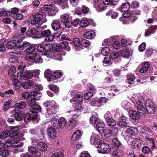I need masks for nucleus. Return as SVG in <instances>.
I'll return each instance as SVG.
<instances>
[{
	"instance_id": "nucleus-33",
	"label": "nucleus",
	"mask_w": 157,
	"mask_h": 157,
	"mask_svg": "<svg viewBox=\"0 0 157 157\" xmlns=\"http://www.w3.org/2000/svg\"><path fill=\"white\" fill-rule=\"evenodd\" d=\"M112 146L115 148L120 147L122 148L123 146L121 143L119 141L117 138H114L112 140Z\"/></svg>"
},
{
	"instance_id": "nucleus-2",
	"label": "nucleus",
	"mask_w": 157,
	"mask_h": 157,
	"mask_svg": "<svg viewBox=\"0 0 157 157\" xmlns=\"http://www.w3.org/2000/svg\"><path fill=\"white\" fill-rule=\"evenodd\" d=\"M32 24L34 25H39L42 22H46L45 13L44 12L40 11L36 14L33 15L30 17Z\"/></svg>"
},
{
	"instance_id": "nucleus-35",
	"label": "nucleus",
	"mask_w": 157,
	"mask_h": 157,
	"mask_svg": "<svg viewBox=\"0 0 157 157\" xmlns=\"http://www.w3.org/2000/svg\"><path fill=\"white\" fill-rule=\"evenodd\" d=\"M16 45V40L8 41L6 44V47L9 49H11L14 47Z\"/></svg>"
},
{
	"instance_id": "nucleus-26",
	"label": "nucleus",
	"mask_w": 157,
	"mask_h": 157,
	"mask_svg": "<svg viewBox=\"0 0 157 157\" xmlns=\"http://www.w3.org/2000/svg\"><path fill=\"white\" fill-rule=\"evenodd\" d=\"M38 149L41 151L45 152L47 148V145L45 143L41 142L37 144Z\"/></svg>"
},
{
	"instance_id": "nucleus-16",
	"label": "nucleus",
	"mask_w": 157,
	"mask_h": 157,
	"mask_svg": "<svg viewBox=\"0 0 157 157\" xmlns=\"http://www.w3.org/2000/svg\"><path fill=\"white\" fill-rule=\"evenodd\" d=\"M126 117H120L118 122V125L121 128H125L128 125Z\"/></svg>"
},
{
	"instance_id": "nucleus-62",
	"label": "nucleus",
	"mask_w": 157,
	"mask_h": 157,
	"mask_svg": "<svg viewBox=\"0 0 157 157\" xmlns=\"http://www.w3.org/2000/svg\"><path fill=\"white\" fill-rule=\"evenodd\" d=\"M10 132L8 131H5L3 132L0 134V137L2 139L7 137L8 136H10Z\"/></svg>"
},
{
	"instance_id": "nucleus-3",
	"label": "nucleus",
	"mask_w": 157,
	"mask_h": 157,
	"mask_svg": "<svg viewBox=\"0 0 157 157\" xmlns=\"http://www.w3.org/2000/svg\"><path fill=\"white\" fill-rule=\"evenodd\" d=\"M52 119V120L48 122V123L49 125H50V124H53V127L55 128H58L59 127L63 128L65 126L66 122L64 118H62L58 121L56 118Z\"/></svg>"
},
{
	"instance_id": "nucleus-24",
	"label": "nucleus",
	"mask_w": 157,
	"mask_h": 157,
	"mask_svg": "<svg viewBox=\"0 0 157 157\" xmlns=\"http://www.w3.org/2000/svg\"><path fill=\"white\" fill-rule=\"evenodd\" d=\"M156 29H157V26H153L147 29L145 31L144 36L146 37L150 36L151 34L155 33Z\"/></svg>"
},
{
	"instance_id": "nucleus-17",
	"label": "nucleus",
	"mask_w": 157,
	"mask_h": 157,
	"mask_svg": "<svg viewBox=\"0 0 157 157\" xmlns=\"http://www.w3.org/2000/svg\"><path fill=\"white\" fill-rule=\"evenodd\" d=\"M72 42L75 46V48L76 51H80L83 49L81 46V42L78 38H74Z\"/></svg>"
},
{
	"instance_id": "nucleus-43",
	"label": "nucleus",
	"mask_w": 157,
	"mask_h": 157,
	"mask_svg": "<svg viewBox=\"0 0 157 157\" xmlns=\"http://www.w3.org/2000/svg\"><path fill=\"white\" fill-rule=\"evenodd\" d=\"M145 140L147 143L149 144L152 147H155V140L152 138L146 137Z\"/></svg>"
},
{
	"instance_id": "nucleus-36",
	"label": "nucleus",
	"mask_w": 157,
	"mask_h": 157,
	"mask_svg": "<svg viewBox=\"0 0 157 157\" xmlns=\"http://www.w3.org/2000/svg\"><path fill=\"white\" fill-rule=\"evenodd\" d=\"M141 132L146 134H148L149 133H151L152 131L147 126H143L142 127L140 128Z\"/></svg>"
},
{
	"instance_id": "nucleus-38",
	"label": "nucleus",
	"mask_w": 157,
	"mask_h": 157,
	"mask_svg": "<svg viewBox=\"0 0 157 157\" xmlns=\"http://www.w3.org/2000/svg\"><path fill=\"white\" fill-rule=\"evenodd\" d=\"M130 7V4L128 2H126L122 4L121 10L123 12H125L128 10Z\"/></svg>"
},
{
	"instance_id": "nucleus-30",
	"label": "nucleus",
	"mask_w": 157,
	"mask_h": 157,
	"mask_svg": "<svg viewBox=\"0 0 157 157\" xmlns=\"http://www.w3.org/2000/svg\"><path fill=\"white\" fill-rule=\"evenodd\" d=\"M105 127V124L102 122H99L96 124V128L100 134L103 133V131L104 130V128Z\"/></svg>"
},
{
	"instance_id": "nucleus-48",
	"label": "nucleus",
	"mask_w": 157,
	"mask_h": 157,
	"mask_svg": "<svg viewBox=\"0 0 157 157\" xmlns=\"http://www.w3.org/2000/svg\"><path fill=\"white\" fill-rule=\"evenodd\" d=\"M90 44V42L86 39H83L81 41V46L82 47H87L89 46Z\"/></svg>"
},
{
	"instance_id": "nucleus-50",
	"label": "nucleus",
	"mask_w": 157,
	"mask_h": 157,
	"mask_svg": "<svg viewBox=\"0 0 157 157\" xmlns=\"http://www.w3.org/2000/svg\"><path fill=\"white\" fill-rule=\"evenodd\" d=\"M135 79V77L134 75H129L127 76V80L129 84H132L133 82Z\"/></svg>"
},
{
	"instance_id": "nucleus-51",
	"label": "nucleus",
	"mask_w": 157,
	"mask_h": 157,
	"mask_svg": "<svg viewBox=\"0 0 157 157\" xmlns=\"http://www.w3.org/2000/svg\"><path fill=\"white\" fill-rule=\"evenodd\" d=\"M118 89L113 87H112L109 90V94H110V95H111L113 96H115L117 94V93L118 92Z\"/></svg>"
},
{
	"instance_id": "nucleus-56",
	"label": "nucleus",
	"mask_w": 157,
	"mask_h": 157,
	"mask_svg": "<svg viewBox=\"0 0 157 157\" xmlns=\"http://www.w3.org/2000/svg\"><path fill=\"white\" fill-rule=\"evenodd\" d=\"M107 99L105 97H101L98 100V103L100 105L105 103L107 101Z\"/></svg>"
},
{
	"instance_id": "nucleus-4",
	"label": "nucleus",
	"mask_w": 157,
	"mask_h": 157,
	"mask_svg": "<svg viewBox=\"0 0 157 157\" xmlns=\"http://www.w3.org/2000/svg\"><path fill=\"white\" fill-rule=\"evenodd\" d=\"M134 109L137 110L139 115L145 116L146 114L145 108L143 103L140 101H137L134 104Z\"/></svg>"
},
{
	"instance_id": "nucleus-60",
	"label": "nucleus",
	"mask_w": 157,
	"mask_h": 157,
	"mask_svg": "<svg viewBox=\"0 0 157 157\" xmlns=\"http://www.w3.org/2000/svg\"><path fill=\"white\" fill-rule=\"evenodd\" d=\"M81 9L82 13L84 14H87L89 11V8L84 5L82 6Z\"/></svg>"
},
{
	"instance_id": "nucleus-31",
	"label": "nucleus",
	"mask_w": 157,
	"mask_h": 157,
	"mask_svg": "<svg viewBox=\"0 0 157 157\" xmlns=\"http://www.w3.org/2000/svg\"><path fill=\"white\" fill-rule=\"evenodd\" d=\"M52 25L53 29L55 30H58L61 27V25L59 22V21L57 20H53Z\"/></svg>"
},
{
	"instance_id": "nucleus-12",
	"label": "nucleus",
	"mask_w": 157,
	"mask_h": 157,
	"mask_svg": "<svg viewBox=\"0 0 157 157\" xmlns=\"http://www.w3.org/2000/svg\"><path fill=\"white\" fill-rule=\"evenodd\" d=\"M101 136L100 134L97 135L93 133L90 137V142L91 144L96 145L99 144L101 141Z\"/></svg>"
},
{
	"instance_id": "nucleus-27",
	"label": "nucleus",
	"mask_w": 157,
	"mask_h": 157,
	"mask_svg": "<svg viewBox=\"0 0 157 157\" xmlns=\"http://www.w3.org/2000/svg\"><path fill=\"white\" fill-rule=\"evenodd\" d=\"M143 99V98L141 94H133L131 100L133 103H134L142 100Z\"/></svg>"
},
{
	"instance_id": "nucleus-53",
	"label": "nucleus",
	"mask_w": 157,
	"mask_h": 157,
	"mask_svg": "<svg viewBox=\"0 0 157 157\" xmlns=\"http://www.w3.org/2000/svg\"><path fill=\"white\" fill-rule=\"evenodd\" d=\"M110 49L107 47L103 48L101 50V53L103 55H107L110 52Z\"/></svg>"
},
{
	"instance_id": "nucleus-8",
	"label": "nucleus",
	"mask_w": 157,
	"mask_h": 157,
	"mask_svg": "<svg viewBox=\"0 0 157 157\" xmlns=\"http://www.w3.org/2000/svg\"><path fill=\"white\" fill-rule=\"evenodd\" d=\"M48 124V126H50L47 129V134L48 136L52 139H54L56 137L57 132L56 130V128H55L53 127V124H50V125L49 124L48 122H45V124Z\"/></svg>"
},
{
	"instance_id": "nucleus-20",
	"label": "nucleus",
	"mask_w": 157,
	"mask_h": 157,
	"mask_svg": "<svg viewBox=\"0 0 157 157\" xmlns=\"http://www.w3.org/2000/svg\"><path fill=\"white\" fill-rule=\"evenodd\" d=\"M82 134V133L81 130H76L72 134L71 138V140L73 141L78 140L81 137Z\"/></svg>"
},
{
	"instance_id": "nucleus-7",
	"label": "nucleus",
	"mask_w": 157,
	"mask_h": 157,
	"mask_svg": "<svg viewBox=\"0 0 157 157\" xmlns=\"http://www.w3.org/2000/svg\"><path fill=\"white\" fill-rule=\"evenodd\" d=\"M59 107L58 104H55L51 108H48L47 109V112L45 113V115L46 117L50 118L49 119L52 118V115L56 114L55 110L58 109Z\"/></svg>"
},
{
	"instance_id": "nucleus-5",
	"label": "nucleus",
	"mask_w": 157,
	"mask_h": 157,
	"mask_svg": "<svg viewBox=\"0 0 157 157\" xmlns=\"http://www.w3.org/2000/svg\"><path fill=\"white\" fill-rule=\"evenodd\" d=\"M52 49L58 52L57 54L55 53L54 54H53L55 56V59L59 61L62 60L63 58L61 52L63 51V49L60 44H54L53 46Z\"/></svg>"
},
{
	"instance_id": "nucleus-34",
	"label": "nucleus",
	"mask_w": 157,
	"mask_h": 157,
	"mask_svg": "<svg viewBox=\"0 0 157 157\" xmlns=\"http://www.w3.org/2000/svg\"><path fill=\"white\" fill-rule=\"evenodd\" d=\"M41 96V93L38 92L33 91L31 93V98L34 100V99L38 100Z\"/></svg>"
},
{
	"instance_id": "nucleus-44",
	"label": "nucleus",
	"mask_w": 157,
	"mask_h": 157,
	"mask_svg": "<svg viewBox=\"0 0 157 157\" xmlns=\"http://www.w3.org/2000/svg\"><path fill=\"white\" fill-rule=\"evenodd\" d=\"M150 66V64L149 62H144L141 63L139 66L140 69H149Z\"/></svg>"
},
{
	"instance_id": "nucleus-10",
	"label": "nucleus",
	"mask_w": 157,
	"mask_h": 157,
	"mask_svg": "<svg viewBox=\"0 0 157 157\" xmlns=\"http://www.w3.org/2000/svg\"><path fill=\"white\" fill-rule=\"evenodd\" d=\"M145 108L148 113L152 114L155 112V108L153 103L150 100H147L145 104Z\"/></svg>"
},
{
	"instance_id": "nucleus-37",
	"label": "nucleus",
	"mask_w": 157,
	"mask_h": 157,
	"mask_svg": "<svg viewBox=\"0 0 157 157\" xmlns=\"http://www.w3.org/2000/svg\"><path fill=\"white\" fill-rule=\"evenodd\" d=\"M26 105V104L25 102L21 101L17 103L15 105V108L19 109H22L25 108Z\"/></svg>"
},
{
	"instance_id": "nucleus-55",
	"label": "nucleus",
	"mask_w": 157,
	"mask_h": 157,
	"mask_svg": "<svg viewBox=\"0 0 157 157\" xmlns=\"http://www.w3.org/2000/svg\"><path fill=\"white\" fill-rule=\"evenodd\" d=\"M112 46L114 49H118L121 48V45L119 41H116L113 43Z\"/></svg>"
},
{
	"instance_id": "nucleus-1",
	"label": "nucleus",
	"mask_w": 157,
	"mask_h": 157,
	"mask_svg": "<svg viewBox=\"0 0 157 157\" xmlns=\"http://www.w3.org/2000/svg\"><path fill=\"white\" fill-rule=\"evenodd\" d=\"M18 134L17 132L11 133L10 134L8 138L5 140V143L0 141V147H8L12 146L13 147H20L23 145V144L20 142L19 140H15V136Z\"/></svg>"
},
{
	"instance_id": "nucleus-21",
	"label": "nucleus",
	"mask_w": 157,
	"mask_h": 157,
	"mask_svg": "<svg viewBox=\"0 0 157 157\" xmlns=\"http://www.w3.org/2000/svg\"><path fill=\"white\" fill-rule=\"evenodd\" d=\"M120 56L123 57L128 58L130 56V53L128 49L126 48H123L119 51Z\"/></svg>"
},
{
	"instance_id": "nucleus-40",
	"label": "nucleus",
	"mask_w": 157,
	"mask_h": 157,
	"mask_svg": "<svg viewBox=\"0 0 157 157\" xmlns=\"http://www.w3.org/2000/svg\"><path fill=\"white\" fill-rule=\"evenodd\" d=\"M123 154V151L119 149L115 150L113 152V155L116 157H121L122 155Z\"/></svg>"
},
{
	"instance_id": "nucleus-64",
	"label": "nucleus",
	"mask_w": 157,
	"mask_h": 157,
	"mask_svg": "<svg viewBox=\"0 0 157 157\" xmlns=\"http://www.w3.org/2000/svg\"><path fill=\"white\" fill-rule=\"evenodd\" d=\"M79 157H90V155L87 151H85L81 153Z\"/></svg>"
},
{
	"instance_id": "nucleus-32",
	"label": "nucleus",
	"mask_w": 157,
	"mask_h": 157,
	"mask_svg": "<svg viewBox=\"0 0 157 157\" xmlns=\"http://www.w3.org/2000/svg\"><path fill=\"white\" fill-rule=\"evenodd\" d=\"M34 85V82L31 81H28L26 82L21 83V86L25 89H29Z\"/></svg>"
},
{
	"instance_id": "nucleus-18",
	"label": "nucleus",
	"mask_w": 157,
	"mask_h": 157,
	"mask_svg": "<svg viewBox=\"0 0 157 157\" xmlns=\"http://www.w3.org/2000/svg\"><path fill=\"white\" fill-rule=\"evenodd\" d=\"M93 21L91 19L83 18L80 21L79 25L82 27H85L87 26L89 24L92 23Z\"/></svg>"
},
{
	"instance_id": "nucleus-47",
	"label": "nucleus",
	"mask_w": 157,
	"mask_h": 157,
	"mask_svg": "<svg viewBox=\"0 0 157 157\" xmlns=\"http://www.w3.org/2000/svg\"><path fill=\"white\" fill-rule=\"evenodd\" d=\"M139 115L138 113L137 114V113L135 111H133L131 112L130 114V116L131 118L134 120H136L139 118Z\"/></svg>"
},
{
	"instance_id": "nucleus-59",
	"label": "nucleus",
	"mask_w": 157,
	"mask_h": 157,
	"mask_svg": "<svg viewBox=\"0 0 157 157\" xmlns=\"http://www.w3.org/2000/svg\"><path fill=\"white\" fill-rule=\"evenodd\" d=\"M12 82L13 85L15 87H19L21 84V82L16 78H13Z\"/></svg>"
},
{
	"instance_id": "nucleus-57",
	"label": "nucleus",
	"mask_w": 157,
	"mask_h": 157,
	"mask_svg": "<svg viewBox=\"0 0 157 157\" xmlns=\"http://www.w3.org/2000/svg\"><path fill=\"white\" fill-rule=\"evenodd\" d=\"M111 61H112V59L110 57L108 56L105 57L104 59L103 63L105 65H110L111 63Z\"/></svg>"
},
{
	"instance_id": "nucleus-39",
	"label": "nucleus",
	"mask_w": 157,
	"mask_h": 157,
	"mask_svg": "<svg viewBox=\"0 0 157 157\" xmlns=\"http://www.w3.org/2000/svg\"><path fill=\"white\" fill-rule=\"evenodd\" d=\"M98 118L94 116H92L90 118V123L92 125H95L96 124L98 123L99 122Z\"/></svg>"
},
{
	"instance_id": "nucleus-61",
	"label": "nucleus",
	"mask_w": 157,
	"mask_h": 157,
	"mask_svg": "<svg viewBox=\"0 0 157 157\" xmlns=\"http://www.w3.org/2000/svg\"><path fill=\"white\" fill-rule=\"evenodd\" d=\"M76 122L74 120L69 121V130L74 129L75 127Z\"/></svg>"
},
{
	"instance_id": "nucleus-25",
	"label": "nucleus",
	"mask_w": 157,
	"mask_h": 157,
	"mask_svg": "<svg viewBox=\"0 0 157 157\" xmlns=\"http://www.w3.org/2000/svg\"><path fill=\"white\" fill-rule=\"evenodd\" d=\"M14 114V117L17 121H20L22 119V115L21 114V111L19 110L15 109L13 110Z\"/></svg>"
},
{
	"instance_id": "nucleus-15",
	"label": "nucleus",
	"mask_w": 157,
	"mask_h": 157,
	"mask_svg": "<svg viewBox=\"0 0 157 157\" xmlns=\"http://www.w3.org/2000/svg\"><path fill=\"white\" fill-rule=\"evenodd\" d=\"M110 58L112 61H114L115 62L117 63L119 62L120 60L121 56L119 53V52L116 51H113L111 52L110 54Z\"/></svg>"
},
{
	"instance_id": "nucleus-58",
	"label": "nucleus",
	"mask_w": 157,
	"mask_h": 157,
	"mask_svg": "<svg viewBox=\"0 0 157 157\" xmlns=\"http://www.w3.org/2000/svg\"><path fill=\"white\" fill-rule=\"evenodd\" d=\"M51 10V11L49 13V15L50 16H55L58 11L56 7L52 8Z\"/></svg>"
},
{
	"instance_id": "nucleus-6",
	"label": "nucleus",
	"mask_w": 157,
	"mask_h": 157,
	"mask_svg": "<svg viewBox=\"0 0 157 157\" xmlns=\"http://www.w3.org/2000/svg\"><path fill=\"white\" fill-rule=\"evenodd\" d=\"M98 151L99 153L107 154L110 151V147L107 144L101 143L98 144Z\"/></svg>"
},
{
	"instance_id": "nucleus-49",
	"label": "nucleus",
	"mask_w": 157,
	"mask_h": 157,
	"mask_svg": "<svg viewBox=\"0 0 157 157\" xmlns=\"http://www.w3.org/2000/svg\"><path fill=\"white\" fill-rule=\"evenodd\" d=\"M103 131V132L102 133H103L104 136L106 137H109L110 136L112 135V132L110 129H104Z\"/></svg>"
},
{
	"instance_id": "nucleus-63",
	"label": "nucleus",
	"mask_w": 157,
	"mask_h": 157,
	"mask_svg": "<svg viewBox=\"0 0 157 157\" xmlns=\"http://www.w3.org/2000/svg\"><path fill=\"white\" fill-rule=\"evenodd\" d=\"M93 93L91 92H89L87 93H86L84 95V98L87 100H88L91 98L93 95Z\"/></svg>"
},
{
	"instance_id": "nucleus-45",
	"label": "nucleus",
	"mask_w": 157,
	"mask_h": 157,
	"mask_svg": "<svg viewBox=\"0 0 157 157\" xmlns=\"http://www.w3.org/2000/svg\"><path fill=\"white\" fill-rule=\"evenodd\" d=\"M13 38L14 39H17V41L18 43H19L21 40L24 39L25 36L22 34L19 33L15 35Z\"/></svg>"
},
{
	"instance_id": "nucleus-41",
	"label": "nucleus",
	"mask_w": 157,
	"mask_h": 157,
	"mask_svg": "<svg viewBox=\"0 0 157 157\" xmlns=\"http://www.w3.org/2000/svg\"><path fill=\"white\" fill-rule=\"evenodd\" d=\"M74 111H81L83 109L81 105L79 103H75L73 105Z\"/></svg>"
},
{
	"instance_id": "nucleus-19",
	"label": "nucleus",
	"mask_w": 157,
	"mask_h": 157,
	"mask_svg": "<svg viewBox=\"0 0 157 157\" xmlns=\"http://www.w3.org/2000/svg\"><path fill=\"white\" fill-rule=\"evenodd\" d=\"M24 69H22L21 71V76L23 78L27 79L31 78L33 75V74L32 73L26 70L24 72Z\"/></svg>"
},
{
	"instance_id": "nucleus-54",
	"label": "nucleus",
	"mask_w": 157,
	"mask_h": 157,
	"mask_svg": "<svg viewBox=\"0 0 157 157\" xmlns=\"http://www.w3.org/2000/svg\"><path fill=\"white\" fill-rule=\"evenodd\" d=\"M53 76L56 78H60L63 76V74L61 72L56 71L53 73Z\"/></svg>"
},
{
	"instance_id": "nucleus-29",
	"label": "nucleus",
	"mask_w": 157,
	"mask_h": 157,
	"mask_svg": "<svg viewBox=\"0 0 157 157\" xmlns=\"http://www.w3.org/2000/svg\"><path fill=\"white\" fill-rule=\"evenodd\" d=\"M95 32L93 31H91L85 32L83 36L85 38L90 39L95 37Z\"/></svg>"
},
{
	"instance_id": "nucleus-22",
	"label": "nucleus",
	"mask_w": 157,
	"mask_h": 157,
	"mask_svg": "<svg viewBox=\"0 0 157 157\" xmlns=\"http://www.w3.org/2000/svg\"><path fill=\"white\" fill-rule=\"evenodd\" d=\"M60 18L61 21L65 23V26L67 28H69V15L68 14H64L61 15Z\"/></svg>"
},
{
	"instance_id": "nucleus-14",
	"label": "nucleus",
	"mask_w": 157,
	"mask_h": 157,
	"mask_svg": "<svg viewBox=\"0 0 157 157\" xmlns=\"http://www.w3.org/2000/svg\"><path fill=\"white\" fill-rule=\"evenodd\" d=\"M29 104L31 105L30 110L32 112L37 113L41 111L40 106L37 104H35L34 100H30Z\"/></svg>"
},
{
	"instance_id": "nucleus-46",
	"label": "nucleus",
	"mask_w": 157,
	"mask_h": 157,
	"mask_svg": "<svg viewBox=\"0 0 157 157\" xmlns=\"http://www.w3.org/2000/svg\"><path fill=\"white\" fill-rule=\"evenodd\" d=\"M48 86L50 90L53 91L56 93H58L59 91V88L57 86L52 84L49 85Z\"/></svg>"
},
{
	"instance_id": "nucleus-42",
	"label": "nucleus",
	"mask_w": 157,
	"mask_h": 157,
	"mask_svg": "<svg viewBox=\"0 0 157 157\" xmlns=\"http://www.w3.org/2000/svg\"><path fill=\"white\" fill-rule=\"evenodd\" d=\"M94 6L95 8L97 11L98 12L102 11L105 10L104 5L102 4H99L97 6H96V5H94Z\"/></svg>"
},
{
	"instance_id": "nucleus-52",
	"label": "nucleus",
	"mask_w": 157,
	"mask_h": 157,
	"mask_svg": "<svg viewBox=\"0 0 157 157\" xmlns=\"http://www.w3.org/2000/svg\"><path fill=\"white\" fill-rule=\"evenodd\" d=\"M11 101L10 100L8 101L4 102L3 106V109L4 111H7L10 106V104Z\"/></svg>"
},
{
	"instance_id": "nucleus-28",
	"label": "nucleus",
	"mask_w": 157,
	"mask_h": 157,
	"mask_svg": "<svg viewBox=\"0 0 157 157\" xmlns=\"http://www.w3.org/2000/svg\"><path fill=\"white\" fill-rule=\"evenodd\" d=\"M28 151L30 153L35 154L37 156H40L41 155L40 152L36 150V148L34 146H29L28 147Z\"/></svg>"
},
{
	"instance_id": "nucleus-13",
	"label": "nucleus",
	"mask_w": 157,
	"mask_h": 157,
	"mask_svg": "<svg viewBox=\"0 0 157 157\" xmlns=\"http://www.w3.org/2000/svg\"><path fill=\"white\" fill-rule=\"evenodd\" d=\"M74 92H71V95L73 98L70 100L71 102H73L76 101L78 103L81 102L82 100V93H78L77 94H76V93H74Z\"/></svg>"
},
{
	"instance_id": "nucleus-11",
	"label": "nucleus",
	"mask_w": 157,
	"mask_h": 157,
	"mask_svg": "<svg viewBox=\"0 0 157 157\" xmlns=\"http://www.w3.org/2000/svg\"><path fill=\"white\" fill-rule=\"evenodd\" d=\"M109 112H107L105 114L104 117L106 121L107 124L109 126H115L116 124V121L110 116Z\"/></svg>"
},
{
	"instance_id": "nucleus-23",
	"label": "nucleus",
	"mask_w": 157,
	"mask_h": 157,
	"mask_svg": "<svg viewBox=\"0 0 157 157\" xmlns=\"http://www.w3.org/2000/svg\"><path fill=\"white\" fill-rule=\"evenodd\" d=\"M33 59V62H34L37 63H41L43 61V59L39 55V53H32Z\"/></svg>"
},
{
	"instance_id": "nucleus-9",
	"label": "nucleus",
	"mask_w": 157,
	"mask_h": 157,
	"mask_svg": "<svg viewBox=\"0 0 157 157\" xmlns=\"http://www.w3.org/2000/svg\"><path fill=\"white\" fill-rule=\"evenodd\" d=\"M138 133V129L136 128L130 127L126 130L125 132V136L127 139L130 138L136 135Z\"/></svg>"
}]
</instances>
